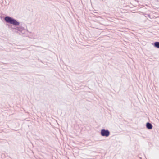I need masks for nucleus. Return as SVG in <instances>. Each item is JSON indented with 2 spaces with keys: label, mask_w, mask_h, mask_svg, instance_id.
I'll list each match as a JSON object with an SVG mask.
<instances>
[{
  "label": "nucleus",
  "mask_w": 159,
  "mask_h": 159,
  "mask_svg": "<svg viewBox=\"0 0 159 159\" xmlns=\"http://www.w3.org/2000/svg\"><path fill=\"white\" fill-rule=\"evenodd\" d=\"M4 20L6 22L15 26L19 25L20 24L19 22L17 21L15 19L9 16L5 17Z\"/></svg>",
  "instance_id": "f257e3e1"
},
{
  "label": "nucleus",
  "mask_w": 159,
  "mask_h": 159,
  "mask_svg": "<svg viewBox=\"0 0 159 159\" xmlns=\"http://www.w3.org/2000/svg\"><path fill=\"white\" fill-rule=\"evenodd\" d=\"M154 46L158 48H159V42H156L154 43Z\"/></svg>",
  "instance_id": "39448f33"
},
{
  "label": "nucleus",
  "mask_w": 159,
  "mask_h": 159,
  "mask_svg": "<svg viewBox=\"0 0 159 159\" xmlns=\"http://www.w3.org/2000/svg\"><path fill=\"white\" fill-rule=\"evenodd\" d=\"M16 30L22 33L24 32L25 29L22 27H17L15 28Z\"/></svg>",
  "instance_id": "7ed1b4c3"
},
{
  "label": "nucleus",
  "mask_w": 159,
  "mask_h": 159,
  "mask_svg": "<svg viewBox=\"0 0 159 159\" xmlns=\"http://www.w3.org/2000/svg\"><path fill=\"white\" fill-rule=\"evenodd\" d=\"M146 128L149 129H151L152 128V125L149 122H147L146 124Z\"/></svg>",
  "instance_id": "20e7f679"
},
{
  "label": "nucleus",
  "mask_w": 159,
  "mask_h": 159,
  "mask_svg": "<svg viewBox=\"0 0 159 159\" xmlns=\"http://www.w3.org/2000/svg\"><path fill=\"white\" fill-rule=\"evenodd\" d=\"M110 134V131L108 130L102 129L101 131V134L102 136L108 137Z\"/></svg>",
  "instance_id": "f03ea898"
}]
</instances>
